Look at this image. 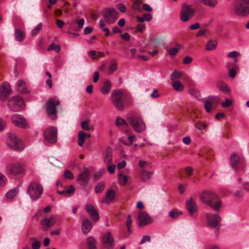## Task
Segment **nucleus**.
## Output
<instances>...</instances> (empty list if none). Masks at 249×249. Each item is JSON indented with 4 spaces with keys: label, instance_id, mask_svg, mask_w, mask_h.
Wrapping results in <instances>:
<instances>
[{
    "label": "nucleus",
    "instance_id": "nucleus-57",
    "mask_svg": "<svg viewBox=\"0 0 249 249\" xmlns=\"http://www.w3.org/2000/svg\"><path fill=\"white\" fill-rule=\"evenodd\" d=\"M64 176L65 178L70 179H72L73 178L72 173L69 170H66L65 171Z\"/></svg>",
    "mask_w": 249,
    "mask_h": 249
},
{
    "label": "nucleus",
    "instance_id": "nucleus-20",
    "mask_svg": "<svg viewBox=\"0 0 249 249\" xmlns=\"http://www.w3.org/2000/svg\"><path fill=\"white\" fill-rule=\"evenodd\" d=\"M86 211L89 214L90 218L97 222L99 219V215L97 210L91 204H87L85 207Z\"/></svg>",
    "mask_w": 249,
    "mask_h": 249
},
{
    "label": "nucleus",
    "instance_id": "nucleus-64",
    "mask_svg": "<svg viewBox=\"0 0 249 249\" xmlns=\"http://www.w3.org/2000/svg\"><path fill=\"white\" fill-rule=\"evenodd\" d=\"M89 56L92 59H94L97 58V52L94 50L90 51L89 53Z\"/></svg>",
    "mask_w": 249,
    "mask_h": 249
},
{
    "label": "nucleus",
    "instance_id": "nucleus-10",
    "mask_svg": "<svg viewBox=\"0 0 249 249\" xmlns=\"http://www.w3.org/2000/svg\"><path fill=\"white\" fill-rule=\"evenodd\" d=\"M7 104L9 109L13 111H18L22 109L24 106L23 99L19 96L10 98Z\"/></svg>",
    "mask_w": 249,
    "mask_h": 249
},
{
    "label": "nucleus",
    "instance_id": "nucleus-23",
    "mask_svg": "<svg viewBox=\"0 0 249 249\" xmlns=\"http://www.w3.org/2000/svg\"><path fill=\"white\" fill-rule=\"evenodd\" d=\"M186 207L191 214H193L197 210L195 201L193 198H190L186 201Z\"/></svg>",
    "mask_w": 249,
    "mask_h": 249
},
{
    "label": "nucleus",
    "instance_id": "nucleus-26",
    "mask_svg": "<svg viewBox=\"0 0 249 249\" xmlns=\"http://www.w3.org/2000/svg\"><path fill=\"white\" fill-rule=\"evenodd\" d=\"M115 196V191L113 190H109L106 194V198L101 201L102 203H108L111 202Z\"/></svg>",
    "mask_w": 249,
    "mask_h": 249
},
{
    "label": "nucleus",
    "instance_id": "nucleus-38",
    "mask_svg": "<svg viewBox=\"0 0 249 249\" xmlns=\"http://www.w3.org/2000/svg\"><path fill=\"white\" fill-rule=\"evenodd\" d=\"M181 75V72L175 71L171 74L170 78L172 81H176V79H179Z\"/></svg>",
    "mask_w": 249,
    "mask_h": 249
},
{
    "label": "nucleus",
    "instance_id": "nucleus-46",
    "mask_svg": "<svg viewBox=\"0 0 249 249\" xmlns=\"http://www.w3.org/2000/svg\"><path fill=\"white\" fill-rule=\"evenodd\" d=\"M61 47L59 45H55L53 43H52L49 46L48 50L49 51H51L52 50H54L56 53H58L60 51Z\"/></svg>",
    "mask_w": 249,
    "mask_h": 249
},
{
    "label": "nucleus",
    "instance_id": "nucleus-47",
    "mask_svg": "<svg viewBox=\"0 0 249 249\" xmlns=\"http://www.w3.org/2000/svg\"><path fill=\"white\" fill-rule=\"evenodd\" d=\"M42 27V24L41 23H39L37 24V25L32 31V35L33 36H36L38 33L39 32L40 29Z\"/></svg>",
    "mask_w": 249,
    "mask_h": 249
},
{
    "label": "nucleus",
    "instance_id": "nucleus-3",
    "mask_svg": "<svg viewBox=\"0 0 249 249\" xmlns=\"http://www.w3.org/2000/svg\"><path fill=\"white\" fill-rule=\"evenodd\" d=\"M6 144L10 148L18 152L22 151L25 147L23 142L14 133L8 134Z\"/></svg>",
    "mask_w": 249,
    "mask_h": 249
},
{
    "label": "nucleus",
    "instance_id": "nucleus-58",
    "mask_svg": "<svg viewBox=\"0 0 249 249\" xmlns=\"http://www.w3.org/2000/svg\"><path fill=\"white\" fill-rule=\"evenodd\" d=\"M117 8L122 12L125 13L126 11V7L123 3H119L117 5Z\"/></svg>",
    "mask_w": 249,
    "mask_h": 249
},
{
    "label": "nucleus",
    "instance_id": "nucleus-18",
    "mask_svg": "<svg viewBox=\"0 0 249 249\" xmlns=\"http://www.w3.org/2000/svg\"><path fill=\"white\" fill-rule=\"evenodd\" d=\"M89 179V171L87 168H84V171L78 176L77 182L81 185H86Z\"/></svg>",
    "mask_w": 249,
    "mask_h": 249
},
{
    "label": "nucleus",
    "instance_id": "nucleus-52",
    "mask_svg": "<svg viewBox=\"0 0 249 249\" xmlns=\"http://www.w3.org/2000/svg\"><path fill=\"white\" fill-rule=\"evenodd\" d=\"M117 69V64L116 63H112L109 67V73L111 74Z\"/></svg>",
    "mask_w": 249,
    "mask_h": 249
},
{
    "label": "nucleus",
    "instance_id": "nucleus-25",
    "mask_svg": "<svg viewBox=\"0 0 249 249\" xmlns=\"http://www.w3.org/2000/svg\"><path fill=\"white\" fill-rule=\"evenodd\" d=\"M92 227V223L89 219H85L83 220L82 225V230L84 233H88L91 230Z\"/></svg>",
    "mask_w": 249,
    "mask_h": 249
},
{
    "label": "nucleus",
    "instance_id": "nucleus-30",
    "mask_svg": "<svg viewBox=\"0 0 249 249\" xmlns=\"http://www.w3.org/2000/svg\"><path fill=\"white\" fill-rule=\"evenodd\" d=\"M87 133L80 131L78 133V144L79 146H82L86 140Z\"/></svg>",
    "mask_w": 249,
    "mask_h": 249
},
{
    "label": "nucleus",
    "instance_id": "nucleus-39",
    "mask_svg": "<svg viewBox=\"0 0 249 249\" xmlns=\"http://www.w3.org/2000/svg\"><path fill=\"white\" fill-rule=\"evenodd\" d=\"M128 178L126 176L120 174L119 176V182L121 185H124L127 181Z\"/></svg>",
    "mask_w": 249,
    "mask_h": 249
},
{
    "label": "nucleus",
    "instance_id": "nucleus-33",
    "mask_svg": "<svg viewBox=\"0 0 249 249\" xmlns=\"http://www.w3.org/2000/svg\"><path fill=\"white\" fill-rule=\"evenodd\" d=\"M199 1L210 7H214L217 3L216 0H199Z\"/></svg>",
    "mask_w": 249,
    "mask_h": 249
},
{
    "label": "nucleus",
    "instance_id": "nucleus-5",
    "mask_svg": "<svg viewBox=\"0 0 249 249\" xmlns=\"http://www.w3.org/2000/svg\"><path fill=\"white\" fill-rule=\"evenodd\" d=\"M60 101L55 100V98H51L46 102V110L49 117L52 120L57 118L56 106L60 104Z\"/></svg>",
    "mask_w": 249,
    "mask_h": 249
},
{
    "label": "nucleus",
    "instance_id": "nucleus-9",
    "mask_svg": "<svg viewBox=\"0 0 249 249\" xmlns=\"http://www.w3.org/2000/svg\"><path fill=\"white\" fill-rule=\"evenodd\" d=\"M128 123L131 125L135 131L141 133L146 128V125L143 120L137 116H132L127 119Z\"/></svg>",
    "mask_w": 249,
    "mask_h": 249
},
{
    "label": "nucleus",
    "instance_id": "nucleus-43",
    "mask_svg": "<svg viewBox=\"0 0 249 249\" xmlns=\"http://www.w3.org/2000/svg\"><path fill=\"white\" fill-rule=\"evenodd\" d=\"M196 127L199 130L205 129L207 127V124L205 123L197 122L196 123Z\"/></svg>",
    "mask_w": 249,
    "mask_h": 249
},
{
    "label": "nucleus",
    "instance_id": "nucleus-19",
    "mask_svg": "<svg viewBox=\"0 0 249 249\" xmlns=\"http://www.w3.org/2000/svg\"><path fill=\"white\" fill-rule=\"evenodd\" d=\"M139 226L140 227L148 225L152 222L151 218L145 212H140L138 215Z\"/></svg>",
    "mask_w": 249,
    "mask_h": 249
},
{
    "label": "nucleus",
    "instance_id": "nucleus-28",
    "mask_svg": "<svg viewBox=\"0 0 249 249\" xmlns=\"http://www.w3.org/2000/svg\"><path fill=\"white\" fill-rule=\"evenodd\" d=\"M112 160V152L110 149L107 148L104 157V161L107 165L110 164Z\"/></svg>",
    "mask_w": 249,
    "mask_h": 249
},
{
    "label": "nucleus",
    "instance_id": "nucleus-12",
    "mask_svg": "<svg viewBox=\"0 0 249 249\" xmlns=\"http://www.w3.org/2000/svg\"><path fill=\"white\" fill-rule=\"evenodd\" d=\"M44 136L49 142L55 143L57 140V129L53 127L48 128L44 131Z\"/></svg>",
    "mask_w": 249,
    "mask_h": 249
},
{
    "label": "nucleus",
    "instance_id": "nucleus-6",
    "mask_svg": "<svg viewBox=\"0 0 249 249\" xmlns=\"http://www.w3.org/2000/svg\"><path fill=\"white\" fill-rule=\"evenodd\" d=\"M195 13V9L192 7V5L184 3L180 12V19L183 22H187L194 16Z\"/></svg>",
    "mask_w": 249,
    "mask_h": 249
},
{
    "label": "nucleus",
    "instance_id": "nucleus-27",
    "mask_svg": "<svg viewBox=\"0 0 249 249\" xmlns=\"http://www.w3.org/2000/svg\"><path fill=\"white\" fill-rule=\"evenodd\" d=\"M216 86L220 91L227 94L230 93V90L228 87L224 82L222 81H219L216 83Z\"/></svg>",
    "mask_w": 249,
    "mask_h": 249
},
{
    "label": "nucleus",
    "instance_id": "nucleus-31",
    "mask_svg": "<svg viewBox=\"0 0 249 249\" xmlns=\"http://www.w3.org/2000/svg\"><path fill=\"white\" fill-rule=\"evenodd\" d=\"M174 89L178 91H182L184 89L183 85L179 81H174L171 83Z\"/></svg>",
    "mask_w": 249,
    "mask_h": 249
},
{
    "label": "nucleus",
    "instance_id": "nucleus-29",
    "mask_svg": "<svg viewBox=\"0 0 249 249\" xmlns=\"http://www.w3.org/2000/svg\"><path fill=\"white\" fill-rule=\"evenodd\" d=\"M111 87V82L108 80H107L104 82L103 87L101 89V92L103 94H107L110 92Z\"/></svg>",
    "mask_w": 249,
    "mask_h": 249
},
{
    "label": "nucleus",
    "instance_id": "nucleus-15",
    "mask_svg": "<svg viewBox=\"0 0 249 249\" xmlns=\"http://www.w3.org/2000/svg\"><path fill=\"white\" fill-rule=\"evenodd\" d=\"M230 161L232 167L234 168L236 172L238 170V166L239 164L242 166V170H243L245 167L243 160L239 156L234 153L231 155Z\"/></svg>",
    "mask_w": 249,
    "mask_h": 249
},
{
    "label": "nucleus",
    "instance_id": "nucleus-63",
    "mask_svg": "<svg viewBox=\"0 0 249 249\" xmlns=\"http://www.w3.org/2000/svg\"><path fill=\"white\" fill-rule=\"evenodd\" d=\"M151 238L148 235H145L142 237V238L141 241L140 242V244H142L146 242H149L150 241Z\"/></svg>",
    "mask_w": 249,
    "mask_h": 249
},
{
    "label": "nucleus",
    "instance_id": "nucleus-22",
    "mask_svg": "<svg viewBox=\"0 0 249 249\" xmlns=\"http://www.w3.org/2000/svg\"><path fill=\"white\" fill-rule=\"evenodd\" d=\"M16 89L19 93H26L27 89L25 82L21 79L18 80L16 83Z\"/></svg>",
    "mask_w": 249,
    "mask_h": 249
},
{
    "label": "nucleus",
    "instance_id": "nucleus-45",
    "mask_svg": "<svg viewBox=\"0 0 249 249\" xmlns=\"http://www.w3.org/2000/svg\"><path fill=\"white\" fill-rule=\"evenodd\" d=\"M17 194V191L15 190H10L6 194V196L9 199H13Z\"/></svg>",
    "mask_w": 249,
    "mask_h": 249
},
{
    "label": "nucleus",
    "instance_id": "nucleus-1",
    "mask_svg": "<svg viewBox=\"0 0 249 249\" xmlns=\"http://www.w3.org/2000/svg\"><path fill=\"white\" fill-rule=\"evenodd\" d=\"M26 165L22 162L8 163L5 166V171L7 176L11 178H17L23 176L26 172Z\"/></svg>",
    "mask_w": 249,
    "mask_h": 249
},
{
    "label": "nucleus",
    "instance_id": "nucleus-35",
    "mask_svg": "<svg viewBox=\"0 0 249 249\" xmlns=\"http://www.w3.org/2000/svg\"><path fill=\"white\" fill-rule=\"evenodd\" d=\"M152 174V172L143 171L141 175V180L144 182L146 181L150 178Z\"/></svg>",
    "mask_w": 249,
    "mask_h": 249
},
{
    "label": "nucleus",
    "instance_id": "nucleus-17",
    "mask_svg": "<svg viewBox=\"0 0 249 249\" xmlns=\"http://www.w3.org/2000/svg\"><path fill=\"white\" fill-rule=\"evenodd\" d=\"M42 229L43 231H48L55 223V218L52 215L50 218L44 217L40 221Z\"/></svg>",
    "mask_w": 249,
    "mask_h": 249
},
{
    "label": "nucleus",
    "instance_id": "nucleus-50",
    "mask_svg": "<svg viewBox=\"0 0 249 249\" xmlns=\"http://www.w3.org/2000/svg\"><path fill=\"white\" fill-rule=\"evenodd\" d=\"M89 120H85L81 123V127L85 130H89Z\"/></svg>",
    "mask_w": 249,
    "mask_h": 249
},
{
    "label": "nucleus",
    "instance_id": "nucleus-13",
    "mask_svg": "<svg viewBox=\"0 0 249 249\" xmlns=\"http://www.w3.org/2000/svg\"><path fill=\"white\" fill-rule=\"evenodd\" d=\"M101 242L104 247L107 249H113L115 245V241L110 232H107L102 236Z\"/></svg>",
    "mask_w": 249,
    "mask_h": 249
},
{
    "label": "nucleus",
    "instance_id": "nucleus-48",
    "mask_svg": "<svg viewBox=\"0 0 249 249\" xmlns=\"http://www.w3.org/2000/svg\"><path fill=\"white\" fill-rule=\"evenodd\" d=\"M212 99L209 100H207L205 103V108L207 112H210L212 109V102L211 101Z\"/></svg>",
    "mask_w": 249,
    "mask_h": 249
},
{
    "label": "nucleus",
    "instance_id": "nucleus-59",
    "mask_svg": "<svg viewBox=\"0 0 249 249\" xmlns=\"http://www.w3.org/2000/svg\"><path fill=\"white\" fill-rule=\"evenodd\" d=\"M192 61V58L189 56H187L184 58L182 63L183 64H190Z\"/></svg>",
    "mask_w": 249,
    "mask_h": 249
},
{
    "label": "nucleus",
    "instance_id": "nucleus-40",
    "mask_svg": "<svg viewBox=\"0 0 249 249\" xmlns=\"http://www.w3.org/2000/svg\"><path fill=\"white\" fill-rule=\"evenodd\" d=\"M105 188V185L104 182H99L98 183L97 185L96 186L95 188V192L96 193H99L101 192H102Z\"/></svg>",
    "mask_w": 249,
    "mask_h": 249
},
{
    "label": "nucleus",
    "instance_id": "nucleus-60",
    "mask_svg": "<svg viewBox=\"0 0 249 249\" xmlns=\"http://www.w3.org/2000/svg\"><path fill=\"white\" fill-rule=\"evenodd\" d=\"M239 55V53L236 51H232L229 53L228 56L232 58H235Z\"/></svg>",
    "mask_w": 249,
    "mask_h": 249
},
{
    "label": "nucleus",
    "instance_id": "nucleus-14",
    "mask_svg": "<svg viewBox=\"0 0 249 249\" xmlns=\"http://www.w3.org/2000/svg\"><path fill=\"white\" fill-rule=\"evenodd\" d=\"M11 120L14 125L20 128L27 129L29 127L26 120L18 114H15L12 115Z\"/></svg>",
    "mask_w": 249,
    "mask_h": 249
},
{
    "label": "nucleus",
    "instance_id": "nucleus-21",
    "mask_svg": "<svg viewBox=\"0 0 249 249\" xmlns=\"http://www.w3.org/2000/svg\"><path fill=\"white\" fill-rule=\"evenodd\" d=\"M206 217L209 225L211 227H216L221 221L220 216L217 214H211L207 213Z\"/></svg>",
    "mask_w": 249,
    "mask_h": 249
},
{
    "label": "nucleus",
    "instance_id": "nucleus-55",
    "mask_svg": "<svg viewBox=\"0 0 249 249\" xmlns=\"http://www.w3.org/2000/svg\"><path fill=\"white\" fill-rule=\"evenodd\" d=\"M40 246H41V243L38 240L34 241L32 244V246L33 249H39Z\"/></svg>",
    "mask_w": 249,
    "mask_h": 249
},
{
    "label": "nucleus",
    "instance_id": "nucleus-61",
    "mask_svg": "<svg viewBox=\"0 0 249 249\" xmlns=\"http://www.w3.org/2000/svg\"><path fill=\"white\" fill-rule=\"evenodd\" d=\"M121 37L123 40L126 41H129L130 39V36L127 33H125L121 35Z\"/></svg>",
    "mask_w": 249,
    "mask_h": 249
},
{
    "label": "nucleus",
    "instance_id": "nucleus-42",
    "mask_svg": "<svg viewBox=\"0 0 249 249\" xmlns=\"http://www.w3.org/2000/svg\"><path fill=\"white\" fill-rule=\"evenodd\" d=\"M74 188L72 185H70L69 188L65 190V197H69L72 195L74 192Z\"/></svg>",
    "mask_w": 249,
    "mask_h": 249
},
{
    "label": "nucleus",
    "instance_id": "nucleus-32",
    "mask_svg": "<svg viewBox=\"0 0 249 249\" xmlns=\"http://www.w3.org/2000/svg\"><path fill=\"white\" fill-rule=\"evenodd\" d=\"M15 38L18 41H22L25 38L24 33L19 29H17L15 31Z\"/></svg>",
    "mask_w": 249,
    "mask_h": 249
},
{
    "label": "nucleus",
    "instance_id": "nucleus-62",
    "mask_svg": "<svg viewBox=\"0 0 249 249\" xmlns=\"http://www.w3.org/2000/svg\"><path fill=\"white\" fill-rule=\"evenodd\" d=\"M232 102L231 100L227 99L224 102L222 103V106L223 107H227L231 105Z\"/></svg>",
    "mask_w": 249,
    "mask_h": 249
},
{
    "label": "nucleus",
    "instance_id": "nucleus-49",
    "mask_svg": "<svg viewBox=\"0 0 249 249\" xmlns=\"http://www.w3.org/2000/svg\"><path fill=\"white\" fill-rule=\"evenodd\" d=\"M132 222V220H131V216L130 214H128L127 216V221L125 223L126 226L127 228L128 231L130 232L131 231V225Z\"/></svg>",
    "mask_w": 249,
    "mask_h": 249
},
{
    "label": "nucleus",
    "instance_id": "nucleus-4",
    "mask_svg": "<svg viewBox=\"0 0 249 249\" xmlns=\"http://www.w3.org/2000/svg\"><path fill=\"white\" fill-rule=\"evenodd\" d=\"M27 193L33 200L39 198L43 193V188L41 184L31 181L27 188Z\"/></svg>",
    "mask_w": 249,
    "mask_h": 249
},
{
    "label": "nucleus",
    "instance_id": "nucleus-37",
    "mask_svg": "<svg viewBox=\"0 0 249 249\" xmlns=\"http://www.w3.org/2000/svg\"><path fill=\"white\" fill-rule=\"evenodd\" d=\"M189 93L191 95L195 96L197 99H199V98L201 97L200 91L196 89L192 88L190 89Z\"/></svg>",
    "mask_w": 249,
    "mask_h": 249
},
{
    "label": "nucleus",
    "instance_id": "nucleus-7",
    "mask_svg": "<svg viewBox=\"0 0 249 249\" xmlns=\"http://www.w3.org/2000/svg\"><path fill=\"white\" fill-rule=\"evenodd\" d=\"M245 0H237L234 2V10L239 16L246 17L249 14V6Z\"/></svg>",
    "mask_w": 249,
    "mask_h": 249
},
{
    "label": "nucleus",
    "instance_id": "nucleus-56",
    "mask_svg": "<svg viewBox=\"0 0 249 249\" xmlns=\"http://www.w3.org/2000/svg\"><path fill=\"white\" fill-rule=\"evenodd\" d=\"M178 52V49L176 47L172 48L169 50V54L171 56H174L176 55Z\"/></svg>",
    "mask_w": 249,
    "mask_h": 249
},
{
    "label": "nucleus",
    "instance_id": "nucleus-44",
    "mask_svg": "<svg viewBox=\"0 0 249 249\" xmlns=\"http://www.w3.org/2000/svg\"><path fill=\"white\" fill-rule=\"evenodd\" d=\"M238 68H239V67L238 65H234L233 66V68L232 69H231L229 70V74L230 77H231V78H234L236 76V70L238 69Z\"/></svg>",
    "mask_w": 249,
    "mask_h": 249
},
{
    "label": "nucleus",
    "instance_id": "nucleus-36",
    "mask_svg": "<svg viewBox=\"0 0 249 249\" xmlns=\"http://www.w3.org/2000/svg\"><path fill=\"white\" fill-rule=\"evenodd\" d=\"M181 214H182L181 212H178L177 210L175 209L172 210L169 213V216L173 219L177 218Z\"/></svg>",
    "mask_w": 249,
    "mask_h": 249
},
{
    "label": "nucleus",
    "instance_id": "nucleus-41",
    "mask_svg": "<svg viewBox=\"0 0 249 249\" xmlns=\"http://www.w3.org/2000/svg\"><path fill=\"white\" fill-rule=\"evenodd\" d=\"M142 3V0H136L133 3L132 8L135 11H140V5Z\"/></svg>",
    "mask_w": 249,
    "mask_h": 249
},
{
    "label": "nucleus",
    "instance_id": "nucleus-53",
    "mask_svg": "<svg viewBox=\"0 0 249 249\" xmlns=\"http://www.w3.org/2000/svg\"><path fill=\"white\" fill-rule=\"evenodd\" d=\"M6 178L0 173V187L4 186L6 182Z\"/></svg>",
    "mask_w": 249,
    "mask_h": 249
},
{
    "label": "nucleus",
    "instance_id": "nucleus-51",
    "mask_svg": "<svg viewBox=\"0 0 249 249\" xmlns=\"http://www.w3.org/2000/svg\"><path fill=\"white\" fill-rule=\"evenodd\" d=\"M115 124L117 125H120L122 124H125L126 126L128 125L127 122L124 120L121 119L120 117H118L116 119L115 121Z\"/></svg>",
    "mask_w": 249,
    "mask_h": 249
},
{
    "label": "nucleus",
    "instance_id": "nucleus-16",
    "mask_svg": "<svg viewBox=\"0 0 249 249\" xmlns=\"http://www.w3.org/2000/svg\"><path fill=\"white\" fill-rule=\"evenodd\" d=\"M11 93L12 90L8 82H4L0 86V100L5 101Z\"/></svg>",
    "mask_w": 249,
    "mask_h": 249
},
{
    "label": "nucleus",
    "instance_id": "nucleus-34",
    "mask_svg": "<svg viewBox=\"0 0 249 249\" xmlns=\"http://www.w3.org/2000/svg\"><path fill=\"white\" fill-rule=\"evenodd\" d=\"M217 44V42L216 40H210L206 44V50H213L215 49Z\"/></svg>",
    "mask_w": 249,
    "mask_h": 249
},
{
    "label": "nucleus",
    "instance_id": "nucleus-8",
    "mask_svg": "<svg viewBox=\"0 0 249 249\" xmlns=\"http://www.w3.org/2000/svg\"><path fill=\"white\" fill-rule=\"evenodd\" d=\"M123 92L120 89L113 90L111 94V100L115 107L118 110H122L124 109V105L122 101Z\"/></svg>",
    "mask_w": 249,
    "mask_h": 249
},
{
    "label": "nucleus",
    "instance_id": "nucleus-24",
    "mask_svg": "<svg viewBox=\"0 0 249 249\" xmlns=\"http://www.w3.org/2000/svg\"><path fill=\"white\" fill-rule=\"evenodd\" d=\"M86 242L88 249H98L97 242L93 237H88Z\"/></svg>",
    "mask_w": 249,
    "mask_h": 249
},
{
    "label": "nucleus",
    "instance_id": "nucleus-11",
    "mask_svg": "<svg viewBox=\"0 0 249 249\" xmlns=\"http://www.w3.org/2000/svg\"><path fill=\"white\" fill-rule=\"evenodd\" d=\"M119 16V13L114 9L107 8L103 14L105 20L108 24L114 23Z\"/></svg>",
    "mask_w": 249,
    "mask_h": 249
},
{
    "label": "nucleus",
    "instance_id": "nucleus-54",
    "mask_svg": "<svg viewBox=\"0 0 249 249\" xmlns=\"http://www.w3.org/2000/svg\"><path fill=\"white\" fill-rule=\"evenodd\" d=\"M107 171L110 174H113L114 173L116 165L115 164H107Z\"/></svg>",
    "mask_w": 249,
    "mask_h": 249
},
{
    "label": "nucleus",
    "instance_id": "nucleus-2",
    "mask_svg": "<svg viewBox=\"0 0 249 249\" xmlns=\"http://www.w3.org/2000/svg\"><path fill=\"white\" fill-rule=\"evenodd\" d=\"M200 200L205 204L215 211H218L221 206V202L217 200V195L212 191L207 190L203 192L199 196Z\"/></svg>",
    "mask_w": 249,
    "mask_h": 249
}]
</instances>
